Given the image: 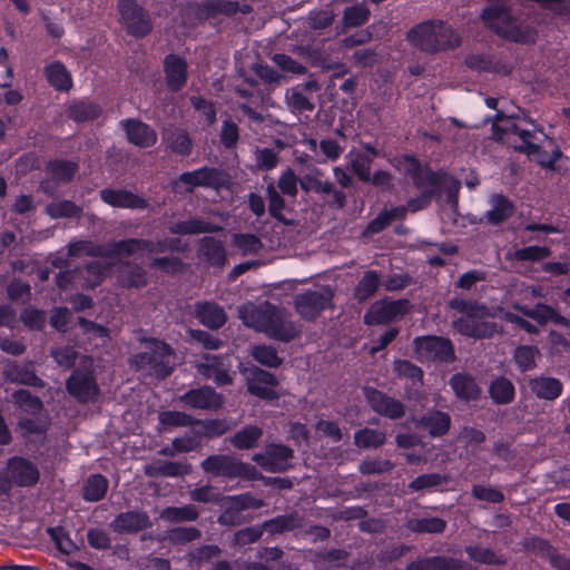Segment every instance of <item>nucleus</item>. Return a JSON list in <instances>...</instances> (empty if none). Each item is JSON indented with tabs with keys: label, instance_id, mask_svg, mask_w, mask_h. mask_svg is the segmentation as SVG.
<instances>
[{
	"label": "nucleus",
	"instance_id": "c85d7f7f",
	"mask_svg": "<svg viewBox=\"0 0 570 570\" xmlns=\"http://www.w3.org/2000/svg\"><path fill=\"white\" fill-rule=\"evenodd\" d=\"M532 392L540 399L554 400L562 393V384L553 377H539L530 383Z\"/></svg>",
	"mask_w": 570,
	"mask_h": 570
},
{
	"label": "nucleus",
	"instance_id": "cd10ccee",
	"mask_svg": "<svg viewBox=\"0 0 570 570\" xmlns=\"http://www.w3.org/2000/svg\"><path fill=\"white\" fill-rule=\"evenodd\" d=\"M196 317L207 327L217 328L226 322L223 308L213 303H202L196 307Z\"/></svg>",
	"mask_w": 570,
	"mask_h": 570
},
{
	"label": "nucleus",
	"instance_id": "680f3d73",
	"mask_svg": "<svg viewBox=\"0 0 570 570\" xmlns=\"http://www.w3.org/2000/svg\"><path fill=\"white\" fill-rule=\"evenodd\" d=\"M278 187L282 190L283 194L288 196H295L297 193V178L295 174L287 169L283 175L281 176L278 180Z\"/></svg>",
	"mask_w": 570,
	"mask_h": 570
},
{
	"label": "nucleus",
	"instance_id": "3c124183",
	"mask_svg": "<svg viewBox=\"0 0 570 570\" xmlns=\"http://www.w3.org/2000/svg\"><path fill=\"white\" fill-rule=\"evenodd\" d=\"M368 10L363 6H354L345 10L344 23L348 27H355L367 20Z\"/></svg>",
	"mask_w": 570,
	"mask_h": 570
},
{
	"label": "nucleus",
	"instance_id": "79ce46f5",
	"mask_svg": "<svg viewBox=\"0 0 570 570\" xmlns=\"http://www.w3.org/2000/svg\"><path fill=\"white\" fill-rule=\"evenodd\" d=\"M348 164L352 170L357 175V177L363 181L371 180V163L372 158L364 154L350 153Z\"/></svg>",
	"mask_w": 570,
	"mask_h": 570
},
{
	"label": "nucleus",
	"instance_id": "4be33fe9",
	"mask_svg": "<svg viewBox=\"0 0 570 570\" xmlns=\"http://www.w3.org/2000/svg\"><path fill=\"white\" fill-rule=\"evenodd\" d=\"M164 65L167 85L173 90L181 89L187 77L186 61L178 56L169 55L166 57Z\"/></svg>",
	"mask_w": 570,
	"mask_h": 570
},
{
	"label": "nucleus",
	"instance_id": "f257e3e1",
	"mask_svg": "<svg viewBox=\"0 0 570 570\" xmlns=\"http://www.w3.org/2000/svg\"><path fill=\"white\" fill-rule=\"evenodd\" d=\"M183 249L179 239H170L159 243H151L141 239H129L119 242L109 246H94L90 242L80 240L71 243L68 246L69 256L91 255L98 259L89 264L85 269L83 286L94 287L99 284L107 274V268L104 264L121 263L127 257H142L154 253H161L165 250H180Z\"/></svg>",
	"mask_w": 570,
	"mask_h": 570
},
{
	"label": "nucleus",
	"instance_id": "7c9ffc66",
	"mask_svg": "<svg viewBox=\"0 0 570 570\" xmlns=\"http://www.w3.org/2000/svg\"><path fill=\"white\" fill-rule=\"evenodd\" d=\"M451 387L455 395L464 400H474L478 397L480 390L475 382L465 375L456 374L450 381Z\"/></svg>",
	"mask_w": 570,
	"mask_h": 570
},
{
	"label": "nucleus",
	"instance_id": "774afa93",
	"mask_svg": "<svg viewBox=\"0 0 570 570\" xmlns=\"http://www.w3.org/2000/svg\"><path fill=\"white\" fill-rule=\"evenodd\" d=\"M191 104L195 109L198 110L202 116H204L208 125H212L215 121L216 112L210 104L200 97H193Z\"/></svg>",
	"mask_w": 570,
	"mask_h": 570
},
{
	"label": "nucleus",
	"instance_id": "ea45409f",
	"mask_svg": "<svg viewBox=\"0 0 570 570\" xmlns=\"http://www.w3.org/2000/svg\"><path fill=\"white\" fill-rule=\"evenodd\" d=\"M490 395L497 403H509L514 396L513 384L504 377L497 379L490 385Z\"/></svg>",
	"mask_w": 570,
	"mask_h": 570
},
{
	"label": "nucleus",
	"instance_id": "8fccbe9b",
	"mask_svg": "<svg viewBox=\"0 0 570 570\" xmlns=\"http://www.w3.org/2000/svg\"><path fill=\"white\" fill-rule=\"evenodd\" d=\"M14 400L19 406L26 412L35 414L41 409V402L38 397H33L26 390H19L14 393Z\"/></svg>",
	"mask_w": 570,
	"mask_h": 570
},
{
	"label": "nucleus",
	"instance_id": "393cba45",
	"mask_svg": "<svg viewBox=\"0 0 570 570\" xmlns=\"http://www.w3.org/2000/svg\"><path fill=\"white\" fill-rule=\"evenodd\" d=\"M197 366L203 375L214 380L219 385L228 384L232 381L223 362L214 355H206Z\"/></svg>",
	"mask_w": 570,
	"mask_h": 570
},
{
	"label": "nucleus",
	"instance_id": "13d9d810",
	"mask_svg": "<svg viewBox=\"0 0 570 570\" xmlns=\"http://www.w3.org/2000/svg\"><path fill=\"white\" fill-rule=\"evenodd\" d=\"M412 528L420 532H441L445 528V522L439 518H428L415 521Z\"/></svg>",
	"mask_w": 570,
	"mask_h": 570
},
{
	"label": "nucleus",
	"instance_id": "864d4df0",
	"mask_svg": "<svg viewBox=\"0 0 570 570\" xmlns=\"http://www.w3.org/2000/svg\"><path fill=\"white\" fill-rule=\"evenodd\" d=\"M301 187L306 190H314L317 193L330 194L333 190V185L328 180H321L315 176H305L301 180Z\"/></svg>",
	"mask_w": 570,
	"mask_h": 570
},
{
	"label": "nucleus",
	"instance_id": "5701e85b",
	"mask_svg": "<svg viewBox=\"0 0 570 570\" xmlns=\"http://www.w3.org/2000/svg\"><path fill=\"white\" fill-rule=\"evenodd\" d=\"M11 479L20 485L33 484L39 476L38 470L23 459H12L8 465Z\"/></svg>",
	"mask_w": 570,
	"mask_h": 570
},
{
	"label": "nucleus",
	"instance_id": "052dcab7",
	"mask_svg": "<svg viewBox=\"0 0 570 570\" xmlns=\"http://www.w3.org/2000/svg\"><path fill=\"white\" fill-rule=\"evenodd\" d=\"M547 247L531 246L515 252V257L522 261H540L549 256Z\"/></svg>",
	"mask_w": 570,
	"mask_h": 570
},
{
	"label": "nucleus",
	"instance_id": "37998d69",
	"mask_svg": "<svg viewBox=\"0 0 570 570\" xmlns=\"http://www.w3.org/2000/svg\"><path fill=\"white\" fill-rule=\"evenodd\" d=\"M100 108L92 102L79 101L70 106V116L76 121L95 119L100 115Z\"/></svg>",
	"mask_w": 570,
	"mask_h": 570
},
{
	"label": "nucleus",
	"instance_id": "ddd939ff",
	"mask_svg": "<svg viewBox=\"0 0 570 570\" xmlns=\"http://www.w3.org/2000/svg\"><path fill=\"white\" fill-rule=\"evenodd\" d=\"M415 353L420 361H449L453 356V347L446 338L419 337L415 340Z\"/></svg>",
	"mask_w": 570,
	"mask_h": 570
},
{
	"label": "nucleus",
	"instance_id": "58836bf2",
	"mask_svg": "<svg viewBox=\"0 0 570 570\" xmlns=\"http://www.w3.org/2000/svg\"><path fill=\"white\" fill-rule=\"evenodd\" d=\"M384 432L374 429H363L354 434L355 444L360 448H377L385 442Z\"/></svg>",
	"mask_w": 570,
	"mask_h": 570
},
{
	"label": "nucleus",
	"instance_id": "e2e57ef3",
	"mask_svg": "<svg viewBox=\"0 0 570 570\" xmlns=\"http://www.w3.org/2000/svg\"><path fill=\"white\" fill-rule=\"evenodd\" d=\"M472 493L476 499L488 502H500L503 500V494L493 488L475 485L473 487Z\"/></svg>",
	"mask_w": 570,
	"mask_h": 570
},
{
	"label": "nucleus",
	"instance_id": "4c0bfd02",
	"mask_svg": "<svg viewBox=\"0 0 570 570\" xmlns=\"http://www.w3.org/2000/svg\"><path fill=\"white\" fill-rule=\"evenodd\" d=\"M262 435L263 430L261 428L247 426L232 438V443L238 449H250L257 444Z\"/></svg>",
	"mask_w": 570,
	"mask_h": 570
},
{
	"label": "nucleus",
	"instance_id": "2f4dec72",
	"mask_svg": "<svg viewBox=\"0 0 570 570\" xmlns=\"http://www.w3.org/2000/svg\"><path fill=\"white\" fill-rule=\"evenodd\" d=\"M420 424L426 428L431 435L441 436L449 431L451 419L448 413L436 411L428 416H424Z\"/></svg>",
	"mask_w": 570,
	"mask_h": 570
},
{
	"label": "nucleus",
	"instance_id": "a18cd8bd",
	"mask_svg": "<svg viewBox=\"0 0 570 570\" xmlns=\"http://www.w3.org/2000/svg\"><path fill=\"white\" fill-rule=\"evenodd\" d=\"M252 355L257 362L266 366H277L281 363L277 352L271 346H255L252 350Z\"/></svg>",
	"mask_w": 570,
	"mask_h": 570
},
{
	"label": "nucleus",
	"instance_id": "7ed1b4c3",
	"mask_svg": "<svg viewBox=\"0 0 570 570\" xmlns=\"http://www.w3.org/2000/svg\"><path fill=\"white\" fill-rule=\"evenodd\" d=\"M238 315L246 326L279 341L293 340L299 333L283 308L267 302L258 306L246 303L238 308Z\"/></svg>",
	"mask_w": 570,
	"mask_h": 570
},
{
	"label": "nucleus",
	"instance_id": "69168bd1",
	"mask_svg": "<svg viewBox=\"0 0 570 570\" xmlns=\"http://www.w3.org/2000/svg\"><path fill=\"white\" fill-rule=\"evenodd\" d=\"M273 60L281 69H283L286 72L299 75L305 71V68L301 63H297L292 58L285 55H275L273 57Z\"/></svg>",
	"mask_w": 570,
	"mask_h": 570
},
{
	"label": "nucleus",
	"instance_id": "423d86ee",
	"mask_svg": "<svg viewBox=\"0 0 570 570\" xmlns=\"http://www.w3.org/2000/svg\"><path fill=\"white\" fill-rule=\"evenodd\" d=\"M485 26L502 38L514 42H529L534 38L533 30L515 19L502 7L491 6L482 13Z\"/></svg>",
	"mask_w": 570,
	"mask_h": 570
},
{
	"label": "nucleus",
	"instance_id": "e433bc0d",
	"mask_svg": "<svg viewBox=\"0 0 570 570\" xmlns=\"http://www.w3.org/2000/svg\"><path fill=\"white\" fill-rule=\"evenodd\" d=\"M118 282L128 287H140L147 282L145 272L138 266L122 265L119 269Z\"/></svg>",
	"mask_w": 570,
	"mask_h": 570
},
{
	"label": "nucleus",
	"instance_id": "0e129e2a",
	"mask_svg": "<svg viewBox=\"0 0 570 570\" xmlns=\"http://www.w3.org/2000/svg\"><path fill=\"white\" fill-rule=\"evenodd\" d=\"M466 63L478 70L501 71V68L487 56H471L468 58Z\"/></svg>",
	"mask_w": 570,
	"mask_h": 570
},
{
	"label": "nucleus",
	"instance_id": "f3484780",
	"mask_svg": "<svg viewBox=\"0 0 570 570\" xmlns=\"http://www.w3.org/2000/svg\"><path fill=\"white\" fill-rule=\"evenodd\" d=\"M120 125L126 132L127 139L135 146L148 148L154 146L157 141L156 131L139 120L127 119L122 120Z\"/></svg>",
	"mask_w": 570,
	"mask_h": 570
},
{
	"label": "nucleus",
	"instance_id": "6e6d98bb",
	"mask_svg": "<svg viewBox=\"0 0 570 570\" xmlns=\"http://www.w3.org/2000/svg\"><path fill=\"white\" fill-rule=\"evenodd\" d=\"M159 421L163 425L185 426L190 424L191 419L185 413L168 411L160 413Z\"/></svg>",
	"mask_w": 570,
	"mask_h": 570
},
{
	"label": "nucleus",
	"instance_id": "9d476101",
	"mask_svg": "<svg viewBox=\"0 0 570 570\" xmlns=\"http://www.w3.org/2000/svg\"><path fill=\"white\" fill-rule=\"evenodd\" d=\"M202 466L207 473L218 476L247 479L256 476L255 468L227 455L209 456L203 461Z\"/></svg>",
	"mask_w": 570,
	"mask_h": 570
},
{
	"label": "nucleus",
	"instance_id": "5fc2aeb1",
	"mask_svg": "<svg viewBox=\"0 0 570 570\" xmlns=\"http://www.w3.org/2000/svg\"><path fill=\"white\" fill-rule=\"evenodd\" d=\"M79 324L85 334L89 336V338H97L99 342H96V345L105 344L107 342V330L102 326H99L92 322L86 321L83 318L79 320Z\"/></svg>",
	"mask_w": 570,
	"mask_h": 570
},
{
	"label": "nucleus",
	"instance_id": "c756f323",
	"mask_svg": "<svg viewBox=\"0 0 570 570\" xmlns=\"http://www.w3.org/2000/svg\"><path fill=\"white\" fill-rule=\"evenodd\" d=\"M490 204L491 208L487 212V218L493 224L505 220L513 213V206L511 202L502 195L492 196Z\"/></svg>",
	"mask_w": 570,
	"mask_h": 570
},
{
	"label": "nucleus",
	"instance_id": "338daca9",
	"mask_svg": "<svg viewBox=\"0 0 570 570\" xmlns=\"http://www.w3.org/2000/svg\"><path fill=\"white\" fill-rule=\"evenodd\" d=\"M4 374L8 379L11 381H17L23 384H37L38 379L35 376V374L27 372V371H19L14 366H8L4 371Z\"/></svg>",
	"mask_w": 570,
	"mask_h": 570
},
{
	"label": "nucleus",
	"instance_id": "603ef678",
	"mask_svg": "<svg viewBox=\"0 0 570 570\" xmlns=\"http://www.w3.org/2000/svg\"><path fill=\"white\" fill-rule=\"evenodd\" d=\"M52 541L55 542L56 547L63 553H71L73 550H76L75 543L71 541V539L66 534V532L60 529H49L48 530Z\"/></svg>",
	"mask_w": 570,
	"mask_h": 570
},
{
	"label": "nucleus",
	"instance_id": "09e8293b",
	"mask_svg": "<svg viewBox=\"0 0 570 570\" xmlns=\"http://www.w3.org/2000/svg\"><path fill=\"white\" fill-rule=\"evenodd\" d=\"M49 170L56 179L69 180L76 171V166L70 161L56 160L50 163Z\"/></svg>",
	"mask_w": 570,
	"mask_h": 570
},
{
	"label": "nucleus",
	"instance_id": "bb28decb",
	"mask_svg": "<svg viewBox=\"0 0 570 570\" xmlns=\"http://www.w3.org/2000/svg\"><path fill=\"white\" fill-rule=\"evenodd\" d=\"M148 517L141 512H126L119 514L112 522V527L119 532L139 531L149 527Z\"/></svg>",
	"mask_w": 570,
	"mask_h": 570
},
{
	"label": "nucleus",
	"instance_id": "b1692460",
	"mask_svg": "<svg viewBox=\"0 0 570 570\" xmlns=\"http://www.w3.org/2000/svg\"><path fill=\"white\" fill-rule=\"evenodd\" d=\"M47 81L56 90L68 91L72 87V77L68 69L59 61H53L45 67Z\"/></svg>",
	"mask_w": 570,
	"mask_h": 570
},
{
	"label": "nucleus",
	"instance_id": "a878e982",
	"mask_svg": "<svg viewBox=\"0 0 570 570\" xmlns=\"http://www.w3.org/2000/svg\"><path fill=\"white\" fill-rule=\"evenodd\" d=\"M163 142L173 153L187 156L191 151V140L188 134L178 128H168L163 134Z\"/></svg>",
	"mask_w": 570,
	"mask_h": 570
},
{
	"label": "nucleus",
	"instance_id": "6ab92c4d",
	"mask_svg": "<svg viewBox=\"0 0 570 570\" xmlns=\"http://www.w3.org/2000/svg\"><path fill=\"white\" fill-rule=\"evenodd\" d=\"M188 406L195 409L216 410L223 404V397L210 387L191 390L180 397Z\"/></svg>",
	"mask_w": 570,
	"mask_h": 570
},
{
	"label": "nucleus",
	"instance_id": "de8ad7c7",
	"mask_svg": "<svg viewBox=\"0 0 570 570\" xmlns=\"http://www.w3.org/2000/svg\"><path fill=\"white\" fill-rule=\"evenodd\" d=\"M538 354V350L532 346H521L515 350L514 360L522 371H527L534 366Z\"/></svg>",
	"mask_w": 570,
	"mask_h": 570
},
{
	"label": "nucleus",
	"instance_id": "f03ea898",
	"mask_svg": "<svg viewBox=\"0 0 570 570\" xmlns=\"http://www.w3.org/2000/svg\"><path fill=\"white\" fill-rule=\"evenodd\" d=\"M495 139L512 145L514 148L525 153L533 161L543 167H552L561 156L557 145L546 139L541 145L535 141L538 138L529 130L515 122L513 119L500 117L493 124Z\"/></svg>",
	"mask_w": 570,
	"mask_h": 570
},
{
	"label": "nucleus",
	"instance_id": "a19ab883",
	"mask_svg": "<svg viewBox=\"0 0 570 570\" xmlns=\"http://www.w3.org/2000/svg\"><path fill=\"white\" fill-rule=\"evenodd\" d=\"M108 488V481L100 474L91 475L85 485L83 497L88 501H98L100 500Z\"/></svg>",
	"mask_w": 570,
	"mask_h": 570
},
{
	"label": "nucleus",
	"instance_id": "72a5a7b5",
	"mask_svg": "<svg viewBox=\"0 0 570 570\" xmlns=\"http://www.w3.org/2000/svg\"><path fill=\"white\" fill-rule=\"evenodd\" d=\"M220 229L218 226L208 224L198 219H189L186 222L175 223L169 227L173 234H199V233H212Z\"/></svg>",
	"mask_w": 570,
	"mask_h": 570
},
{
	"label": "nucleus",
	"instance_id": "f704fd0d",
	"mask_svg": "<svg viewBox=\"0 0 570 570\" xmlns=\"http://www.w3.org/2000/svg\"><path fill=\"white\" fill-rule=\"evenodd\" d=\"M515 309L522 312L524 315L538 321L539 323H546L548 321H556L563 323V317L559 316L556 311L547 305L539 304L534 308H528L519 304L513 305Z\"/></svg>",
	"mask_w": 570,
	"mask_h": 570
},
{
	"label": "nucleus",
	"instance_id": "4d7b16f0",
	"mask_svg": "<svg viewBox=\"0 0 570 570\" xmlns=\"http://www.w3.org/2000/svg\"><path fill=\"white\" fill-rule=\"evenodd\" d=\"M234 244L244 254L256 253L261 248V242L254 235H236L234 237Z\"/></svg>",
	"mask_w": 570,
	"mask_h": 570
},
{
	"label": "nucleus",
	"instance_id": "49530a36",
	"mask_svg": "<svg viewBox=\"0 0 570 570\" xmlns=\"http://www.w3.org/2000/svg\"><path fill=\"white\" fill-rule=\"evenodd\" d=\"M79 212L80 209L68 200L53 202L47 206V213L53 218L72 217Z\"/></svg>",
	"mask_w": 570,
	"mask_h": 570
},
{
	"label": "nucleus",
	"instance_id": "473e14b6",
	"mask_svg": "<svg viewBox=\"0 0 570 570\" xmlns=\"http://www.w3.org/2000/svg\"><path fill=\"white\" fill-rule=\"evenodd\" d=\"M200 256L212 265H222L225 261V250L220 242L205 237L200 245Z\"/></svg>",
	"mask_w": 570,
	"mask_h": 570
},
{
	"label": "nucleus",
	"instance_id": "bf43d9fd",
	"mask_svg": "<svg viewBox=\"0 0 570 570\" xmlns=\"http://www.w3.org/2000/svg\"><path fill=\"white\" fill-rule=\"evenodd\" d=\"M395 371L399 375L411 379L413 383L422 381V371L407 361H397Z\"/></svg>",
	"mask_w": 570,
	"mask_h": 570
},
{
	"label": "nucleus",
	"instance_id": "20e7f679",
	"mask_svg": "<svg viewBox=\"0 0 570 570\" xmlns=\"http://www.w3.org/2000/svg\"><path fill=\"white\" fill-rule=\"evenodd\" d=\"M450 305L462 313L461 317L453 321V327L460 334L474 338H485L498 332V326L494 323L484 321L485 317L497 316V312L484 305H476L462 299H452Z\"/></svg>",
	"mask_w": 570,
	"mask_h": 570
},
{
	"label": "nucleus",
	"instance_id": "0eeeda50",
	"mask_svg": "<svg viewBox=\"0 0 570 570\" xmlns=\"http://www.w3.org/2000/svg\"><path fill=\"white\" fill-rule=\"evenodd\" d=\"M485 26L502 38L514 42H529L534 38L533 30L515 19L502 7L491 6L482 13Z\"/></svg>",
	"mask_w": 570,
	"mask_h": 570
},
{
	"label": "nucleus",
	"instance_id": "1a4fd4ad",
	"mask_svg": "<svg viewBox=\"0 0 570 570\" xmlns=\"http://www.w3.org/2000/svg\"><path fill=\"white\" fill-rule=\"evenodd\" d=\"M119 21L128 33L144 37L151 31V21L135 0H118Z\"/></svg>",
	"mask_w": 570,
	"mask_h": 570
},
{
	"label": "nucleus",
	"instance_id": "2eb2a0df",
	"mask_svg": "<svg viewBox=\"0 0 570 570\" xmlns=\"http://www.w3.org/2000/svg\"><path fill=\"white\" fill-rule=\"evenodd\" d=\"M291 456L292 450L289 448L271 444L264 453L255 454L253 460L266 470L278 471L287 468Z\"/></svg>",
	"mask_w": 570,
	"mask_h": 570
},
{
	"label": "nucleus",
	"instance_id": "c03bdc74",
	"mask_svg": "<svg viewBox=\"0 0 570 570\" xmlns=\"http://www.w3.org/2000/svg\"><path fill=\"white\" fill-rule=\"evenodd\" d=\"M197 511L190 507L186 505L183 508H168L165 509L160 518L167 521H191L197 518Z\"/></svg>",
	"mask_w": 570,
	"mask_h": 570
},
{
	"label": "nucleus",
	"instance_id": "4468645a",
	"mask_svg": "<svg viewBox=\"0 0 570 570\" xmlns=\"http://www.w3.org/2000/svg\"><path fill=\"white\" fill-rule=\"evenodd\" d=\"M332 299V293L328 288L307 292L295 298V307L304 318H314L324 309Z\"/></svg>",
	"mask_w": 570,
	"mask_h": 570
},
{
	"label": "nucleus",
	"instance_id": "c9c22d12",
	"mask_svg": "<svg viewBox=\"0 0 570 570\" xmlns=\"http://www.w3.org/2000/svg\"><path fill=\"white\" fill-rule=\"evenodd\" d=\"M381 284L380 275L376 272H366L355 287V297L360 302L370 298Z\"/></svg>",
	"mask_w": 570,
	"mask_h": 570
},
{
	"label": "nucleus",
	"instance_id": "6e6552de",
	"mask_svg": "<svg viewBox=\"0 0 570 570\" xmlns=\"http://www.w3.org/2000/svg\"><path fill=\"white\" fill-rule=\"evenodd\" d=\"M132 364L149 375L165 377L170 374L174 365L171 348L160 341L146 340L144 351L132 358Z\"/></svg>",
	"mask_w": 570,
	"mask_h": 570
},
{
	"label": "nucleus",
	"instance_id": "a211bd4d",
	"mask_svg": "<svg viewBox=\"0 0 570 570\" xmlns=\"http://www.w3.org/2000/svg\"><path fill=\"white\" fill-rule=\"evenodd\" d=\"M246 380L252 394L268 400L277 397L276 379L271 373L255 368Z\"/></svg>",
	"mask_w": 570,
	"mask_h": 570
},
{
	"label": "nucleus",
	"instance_id": "412c9836",
	"mask_svg": "<svg viewBox=\"0 0 570 570\" xmlns=\"http://www.w3.org/2000/svg\"><path fill=\"white\" fill-rule=\"evenodd\" d=\"M101 199L112 206L121 208H144L146 202L139 196L121 189H104L100 193Z\"/></svg>",
	"mask_w": 570,
	"mask_h": 570
},
{
	"label": "nucleus",
	"instance_id": "aec40b11",
	"mask_svg": "<svg viewBox=\"0 0 570 570\" xmlns=\"http://www.w3.org/2000/svg\"><path fill=\"white\" fill-rule=\"evenodd\" d=\"M67 389L71 395L80 401L92 399L98 391L95 380L90 373L77 371L67 383Z\"/></svg>",
	"mask_w": 570,
	"mask_h": 570
},
{
	"label": "nucleus",
	"instance_id": "f8f14e48",
	"mask_svg": "<svg viewBox=\"0 0 570 570\" xmlns=\"http://www.w3.org/2000/svg\"><path fill=\"white\" fill-rule=\"evenodd\" d=\"M410 308L406 299H381L371 305L364 316L367 325H379L403 317Z\"/></svg>",
	"mask_w": 570,
	"mask_h": 570
},
{
	"label": "nucleus",
	"instance_id": "dca6fc26",
	"mask_svg": "<svg viewBox=\"0 0 570 570\" xmlns=\"http://www.w3.org/2000/svg\"><path fill=\"white\" fill-rule=\"evenodd\" d=\"M364 394L375 412L390 419H397L404 414V407L400 401L389 397L372 387H365Z\"/></svg>",
	"mask_w": 570,
	"mask_h": 570
},
{
	"label": "nucleus",
	"instance_id": "9b49d317",
	"mask_svg": "<svg viewBox=\"0 0 570 570\" xmlns=\"http://www.w3.org/2000/svg\"><path fill=\"white\" fill-rule=\"evenodd\" d=\"M225 181V175L215 169L203 167L193 171L181 174L174 183L177 191H189L195 187L217 188Z\"/></svg>",
	"mask_w": 570,
	"mask_h": 570
},
{
	"label": "nucleus",
	"instance_id": "39448f33",
	"mask_svg": "<svg viewBox=\"0 0 570 570\" xmlns=\"http://www.w3.org/2000/svg\"><path fill=\"white\" fill-rule=\"evenodd\" d=\"M410 41L425 51L455 48L460 36L443 22H424L413 28L407 35Z\"/></svg>",
	"mask_w": 570,
	"mask_h": 570
}]
</instances>
